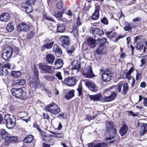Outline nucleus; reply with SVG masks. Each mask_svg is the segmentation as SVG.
<instances>
[{"instance_id": "obj_1", "label": "nucleus", "mask_w": 147, "mask_h": 147, "mask_svg": "<svg viewBox=\"0 0 147 147\" xmlns=\"http://www.w3.org/2000/svg\"><path fill=\"white\" fill-rule=\"evenodd\" d=\"M106 126V133L109 136V137L107 138L106 140H111L114 138L117 132V129L113 127L112 123L110 121H107Z\"/></svg>"}, {"instance_id": "obj_2", "label": "nucleus", "mask_w": 147, "mask_h": 147, "mask_svg": "<svg viewBox=\"0 0 147 147\" xmlns=\"http://www.w3.org/2000/svg\"><path fill=\"white\" fill-rule=\"evenodd\" d=\"M11 92L13 96L21 99L26 100L28 98L26 92L21 88H13Z\"/></svg>"}, {"instance_id": "obj_3", "label": "nucleus", "mask_w": 147, "mask_h": 147, "mask_svg": "<svg viewBox=\"0 0 147 147\" xmlns=\"http://www.w3.org/2000/svg\"><path fill=\"white\" fill-rule=\"evenodd\" d=\"M33 71L34 76L38 80L39 79V71L35 64L34 65ZM30 86L31 87L34 88H38L41 87L42 86V84L38 80H34L30 82Z\"/></svg>"}, {"instance_id": "obj_4", "label": "nucleus", "mask_w": 147, "mask_h": 147, "mask_svg": "<svg viewBox=\"0 0 147 147\" xmlns=\"http://www.w3.org/2000/svg\"><path fill=\"white\" fill-rule=\"evenodd\" d=\"M4 119L6 123V126L8 128L12 129L15 125L16 119L13 115L7 114L5 116Z\"/></svg>"}, {"instance_id": "obj_5", "label": "nucleus", "mask_w": 147, "mask_h": 147, "mask_svg": "<svg viewBox=\"0 0 147 147\" xmlns=\"http://www.w3.org/2000/svg\"><path fill=\"white\" fill-rule=\"evenodd\" d=\"M45 110L52 114L55 115L58 114L60 112L61 109L57 105L53 102L46 107Z\"/></svg>"}, {"instance_id": "obj_6", "label": "nucleus", "mask_w": 147, "mask_h": 147, "mask_svg": "<svg viewBox=\"0 0 147 147\" xmlns=\"http://www.w3.org/2000/svg\"><path fill=\"white\" fill-rule=\"evenodd\" d=\"M14 53L13 49L11 47H7L3 51L2 55V58L5 60H7L11 57Z\"/></svg>"}, {"instance_id": "obj_7", "label": "nucleus", "mask_w": 147, "mask_h": 147, "mask_svg": "<svg viewBox=\"0 0 147 147\" xmlns=\"http://www.w3.org/2000/svg\"><path fill=\"white\" fill-rule=\"evenodd\" d=\"M38 65L40 69L44 72L51 74L54 72V69L52 66L43 65L42 63H39Z\"/></svg>"}, {"instance_id": "obj_8", "label": "nucleus", "mask_w": 147, "mask_h": 147, "mask_svg": "<svg viewBox=\"0 0 147 147\" xmlns=\"http://www.w3.org/2000/svg\"><path fill=\"white\" fill-rule=\"evenodd\" d=\"M82 74L86 77L89 78H92L95 76L90 66H88L83 70Z\"/></svg>"}, {"instance_id": "obj_9", "label": "nucleus", "mask_w": 147, "mask_h": 147, "mask_svg": "<svg viewBox=\"0 0 147 147\" xmlns=\"http://www.w3.org/2000/svg\"><path fill=\"white\" fill-rule=\"evenodd\" d=\"M76 82V79L75 77H68L65 79L64 83L68 86H72L74 85Z\"/></svg>"}, {"instance_id": "obj_10", "label": "nucleus", "mask_w": 147, "mask_h": 147, "mask_svg": "<svg viewBox=\"0 0 147 147\" xmlns=\"http://www.w3.org/2000/svg\"><path fill=\"white\" fill-rule=\"evenodd\" d=\"M70 38L66 36H61L60 38L61 44L64 48H66L70 44Z\"/></svg>"}, {"instance_id": "obj_11", "label": "nucleus", "mask_w": 147, "mask_h": 147, "mask_svg": "<svg viewBox=\"0 0 147 147\" xmlns=\"http://www.w3.org/2000/svg\"><path fill=\"white\" fill-rule=\"evenodd\" d=\"M29 30V26L24 23H21L18 26L17 30L19 32L21 31L27 32Z\"/></svg>"}, {"instance_id": "obj_12", "label": "nucleus", "mask_w": 147, "mask_h": 147, "mask_svg": "<svg viewBox=\"0 0 147 147\" xmlns=\"http://www.w3.org/2000/svg\"><path fill=\"white\" fill-rule=\"evenodd\" d=\"M85 84L90 90L92 92H95L98 90L97 87L96 86L95 84L93 82L88 81L85 83Z\"/></svg>"}, {"instance_id": "obj_13", "label": "nucleus", "mask_w": 147, "mask_h": 147, "mask_svg": "<svg viewBox=\"0 0 147 147\" xmlns=\"http://www.w3.org/2000/svg\"><path fill=\"white\" fill-rule=\"evenodd\" d=\"M90 31L93 34H98L100 36L104 34V33L102 30H100V28H97L91 27L90 29Z\"/></svg>"}, {"instance_id": "obj_14", "label": "nucleus", "mask_w": 147, "mask_h": 147, "mask_svg": "<svg viewBox=\"0 0 147 147\" xmlns=\"http://www.w3.org/2000/svg\"><path fill=\"white\" fill-rule=\"evenodd\" d=\"M4 67L3 64H0V75L2 76H6L9 74V71L6 67Z\"/></svg>"}, {"instance_id": "obj_15", "label": "nucleus", "mask_w": 147, "mask_h": 147, "mask_svg": "<svg viewBox=\"0 0 147 147\" xmlns=\"http://www.w3.org/2000/svg\"><path fill=\"white\" fill-rule=\"evenodd\" d=\"M18 141V138L16 137H11L9 136L8 138H7L6 141L5 142V144L7 146L9 145L10 143H15Z\"/></svg>"}, {"instance_id": "obj_16", "label": "nucleus", "mask_w": 147, "mask_h": 147, "mask_svg": "<svg viewBox=\"0 0 147 147\" xmlns=\"http://www.w3.org/2000/svg\"><path fill=\"white\" fill-rule=\"evenodd\" d=\"M63 65L62 60L61 59H57L54 63V66H53L54 69H59L62 67Z\"/></svg>"}, {"instance_id": "obj_17", "label": "nucleus", "mask_w": 147, "mask_h": 147, "mask_svg": "<svg viewBox=\"0 0 147 147\" xmlns=\"http://www.w3.org/2000/svg\"><path fill=\"white\" fill-rule=\"evenodd\" d=\"M100 9V7L99 5L96 6L95 11L92 16V19L93 20H96L99 18V11Z\"/></svg>"}, {"instance_id": "obj_18", "label": "nucleus", "mask_w": 147, "mask_h": 147, "mask_svg": "<svg viewBox=\"0 0 147 147\" xmlns=\"http://www.w3.org/2000/svg\"><path fill=\"white\" fill-rule=\"evenodd\" d=\"M86 42L88 45L91 48H94L96 46V40L90 37L87 38Z\"/></svg>"}, {"instance_id": "obj_19", "label": "nucleus", "mask_w": 147, "mask_h": 147, "mask_svg": "<svg viewBox=\"0 0 147 147\" xmlns=\"http://www.w3.org/2000/svg\"><path fill=\"white\" fill-rule=\"evenodd\" d=\"M128 129L127 125L125 123H123L119 130V133L121 136H122L125 135L127 133Z\"/></svg>"}, {"instance_id": "obj_20", "label": "nucleus", "mask_w": 147, "mask_h": 147, "mask_svg": "<svg viewBox=\"0 0 147 147\" xmlns=\"http://www.w3.org/2000/svg\"><path fill=\"white\" fill-rule=\"evenodd\" d=\"M147 132V124L142 123L140 125V136H143Z\"/></svg>"}, {"instance_id": "obj_21", "label": "nucleus", "mask_w": 147, "mask_h": 147, "mask_svg": "<svg viewBox=\"0 0 147 147\" xmlns=\"http://www.w3.org/2000/svg\"><path fill=\"white\" fill-rule=\"evenodd\" d=\"M72 65L73 66L72 68V69H76L77 72L79 71L80 68V63H79L78 61L75 60L72 63Z\"/></svg>"}, {"instance_id": "obj_22", "label": "nucleus", "mask_w": 147, "mask_h": 147, "mask_svg": "<svg viewBox=\"0 0 147 147\" xmlns=\"http://www.w3.org/2000/svg\"><path fill=\"white\" fill-rule=\"evenodd\" d=\"M10 18V15L6 13H2L0 16V20L1 21L7 22L9 20Z\"/></svg>"}, {"instance_id": "obj_23", "label": "nucleus", "mask_w": 147, "mask_h": 147, "mask_svg": "<svg viewBox=\"0 0 147 147\" xmlns=\"http://www.w3.org/2000/svg\"><path fill=\"white\" fill-rule=\"evenodd\" d=\"M54 56L51 54H48L46 55V60L47 63L52 64L55 60Z\"/></svg>"}, {"instance_id": "obj_24", "label": "nucleus", "mask_w": 147, "mask_h": 147, "mask_svg": "<svg viewBox=\"0 0 147 147\" xmlns=\"http://www.w3.org/2000/svg\"><path fill=\"white\" fill-rule=\"evenodd\" d=\"M125 26L124 27V29L125 31H128L129 32L131 31L132 28L136 27V26L133 23H131L127 22L125 23Z\"/></svg>"}, {"instance_id": "obj_25", "label": "nucleus", "mask_w": 147, "mask_h": 147, "mask_svg": "<svg viewBox=\"0 0 147 147\" xmlns=\"http://www.w3.org/2000/svg\"><path fill=\"white\" fill-rule=\"evenodd\" d=\"M117 94L115 92H113L110 96H106L103 98V100L105 102H110L114 100L116 97Z\"/></svg>"}, {"instance_id": "obj_26", "label": "nucleus", "mask_w": 147, "mask_h": 147, "mask_svg": "<svg viewBox=\"0 0 147 147\" xmlns=\"http://www.w3.org/2000/svg\"><path fill=\"white\" fill-rule=\"evenodd\" d=\"M107 52V51L106 48H104L102 45H100L96 49V53L98 54H105Z\"/></svg>"}, {"instance_id": "obj_27", "label": "nucleus", "mask_w": 147, "mask_h": 147, "mask_svg": "<svg viewBox=\"0 0 147 147\" xmlns=\"http://www.w3.org/2000/svg\"><path fill=\"white\" fill-rule=\"evenodd\" d=\"M53 49L57 56H59L62 53V50L57 45H54Z\"/></svg>"}, {"instance_id": "obj_28", "label": "nucleus", "mask_w": 147, "mask_h": 147, "mask_svg": "<svg viewBox=\"0 0 147 147\" xmlns=\"http://www.w3.org/2000/svg\"><path fill=\"white\" fill-rule=\"evenodd\" d=\"M88 147H105L107 145V144L104 143H98L95 144L93 143H88Z\"/></svg>"}, {"instance_id": "obj_29", "label": "nucleus", "mask_w": 147, "mask_h": 147, "mask_svg": "<svg viewBox=\"0 0 147 147\" xmlns=\"http://www.w3.org/2000/svg\"><path fill=\"white\" fill-rule=\"evenodd\" d=\"M34 139V136L30 134L25 137L23 141L25 143H30L32 142Z\"/></svg>"}, {"instance_id": "obj_30", "label": "nucleus", "mask_w": 147, "mask_h": 147, "mask_svg": "<svg viewBox=\"0 0 147 147\" xmlns=\"http://www.w3.org/2000/svg\"><path fill=\"white\" fill-rule=\"evenodd\" d=\"M1 136L2 137L3 139H5V141H6L7 138H8L9 136L8 133L4 129L1 130Z\"/></svg>"}, {"instance_id": "obj_31", "label": "nucleus", "mask_w": 147, "mask_h": 147, "mask_svg": "<svg viewBox=\"0 0 147 147\" xmlns=\"http://www.w3.org/2000/svg\"><path fill=\"white\" fill-rule=\"evenodd\" d=\"M57 30L59 32H63L65 30V26L63 24L57 25Z\"/></svg>"}, {"instance_id": "obj_32", "label": "nucleus", "mask_w": 147, "mask_h": 147, "mask_svg": "<svg viewBox=\"0 0 147 147\" xmlns=\"http://www.w3.org/2000/svg\"><path fill=\"white\" fill-rule=\"evenodd\" d=\"M101 95L100 94L90 96V98L91 100L94 101L99 100L101 98Z\"/></svg>"}, {"instance_id": "obj_33", "label": "nucleus", "mask_w": 147, "mask_h": 147, "mask_svg": "<svg viewBox=\"0 0 147 147\" xmlns=\"http://www.w3.org/2000/svg\"><path fill=\"white\" fill-rule=\"evenodd\" d=\"M112 76L105 73H103L102 75V78L105 82L109 81L111 80Z\"/></svg>"}, {"instance_id": "obj_34", "label": "nucleus", "mask_w": 147, "mask_h": 147, "mask_svg": "<svg viewBox=\"0 0 147 147\" xmlns=\"http://www.w3.org/2000/svg\"><path fill=\"white\" fill-rule=\"evenodd\" d=\"M123 79H127L128 80H130L131 78V75L127 72V70H125L123 71Z\"/></svg>"}, {"instance_id": "obj_35", "label": "nucleus", "mask_w": 147, "mask_h": 147, "mask_svg": "<svg viewBox=\"0 0 147 147\" xmlns=\"http://www.w3.org/2000/svg\"><path fill=\"white\" fill-rule=\"evenodd\" d=\"M13 84L15 85L22 86L26 83V80L24 79L18 80L13 82Z\"/></svg>"}, {"instance_id": "obj_36", "label": "nucleus", "mask_w": 147, "mask_h": 147, "mask_svg": "<svg viewBox=\"0 0 147 147\" xmlns=\"http://www.w3.org/2000/svg\"><path fill=\"white\" fill-rule=\"evenodd\" d=\"M74 96V91L72 90L68 92L65 95V97L67 99H69Z\"/></svg>"}, {"instance_id": "obj_37", "label": "nucleus", "mask_w": 147, "mask_h": 147, "mask_svg": "<svg viewBox=\"0 0 147 147\" xmlns=\"http://www.w3.org/2000/svg\"><path fill=\"white\" fill-rule=\"evenodd\" d=\"M53 44V41L50 42V43L45 44L42 46V49L43 50H44L45 48L47 49H50L52 48V47Z\"/></svg>"}, {"instance_id": "obj_38", "label": "nucleus", "mask_w": 147, "mask_h": 147, "mask_svg": "<svg viewBox=\"0 0 147 147\" xmlns=\"http://www.w3.org/2000/svg\"><path fill=\"white\" fill-rule=\"evenodd\" d=\"M66 51L68 54L69 55H71L72 53H73L75 50L74 47L73 46H71L68 47L66 48Z\"/></svg>"}, {"instance_id": "obj_39", "label": "nucleus", "mask_w": 147, "mask_h": 147, "mask_svg": "<svg viewBox=\"0 0 147 147\" xmlns=\"http://www.w3.org/2000/svg\"><path fill=\"white\" fill-rule=\"evenodd\" d=\"M44 78L46 80L51 82L55 80L54 76L49 75H44Z\"/></svg>"}, {"instance_id": "obj_40", "label": "nucleus", "mask_w": 147, "mask_h": 147, "mask_svg": "<svg viewBox=\"0 0 147 147\" xmlns=\"http://www.w3.org/2000/svg\"><path fill=\"white\" fill-rule=\"evenodd\" d=\"M128 90V85L127 83H125L123 84L122 93L124 95H125Z\"/></svg>"}, {"instance_id": "obj_41", "label": "nucleus", "mask_w": 147, "mask_h": 147, "mask_svg": "<svg viewBox=\"0 0 147 147\" xmlns=\"http://www.w3.org/2000/svg\"><path fill=\"white\" fill-rule=\"evenodd\" d=\"M6 28L7 31L9 32H11L14 29L13 25L11 23H9L7 25Z\"/></svg>"}, {"instance_id": "obj_42", "label": "nucleus", "mask_w": 147, "mask_h": 147, "mask_svg": "<svg viewBox=\"0 0 147 147\" xmlns=\"http://www.w3.org/2000/svg\"><path fill=\"white\" fill-rule=\"evenodd\" d=\"M11 71V74L14 78L19 77L21 75V74L19 71Z\"/></svg>"}, {"instance_id": "obj_43", "label": "nucleus", "mask_w": 147, "mask_h": 147, "mask_svg": "<svg viewBox=\"0 0 147 147\" xmlns=\"http://www.w3.org/2000/svg\"><path fill=\"white\" fill-rule=\"evenodd\" d=\"M53 15L57 18H61L63 17V13L61 11L56 13L55 11L53 12Z\"/></svg>"}, {"instance_id": "obj_44", "label": "nucleus", "mask_w": 147, "mask_h": 147, "mask_svg": "<svg viewBox=\"0 0 147 147\" xmlns=\"http://www.w3.org/2000/svg\"><path fill=\"white\" fill-rule=\"evenodd\" d=\"M98 44L100 45H102V46H103L107 42V39L106 38H105L98 39Z\"/></svg>"}, {"instance_id": "obj_45", "label": "nucleus", "mask_w": 147, "mask_h": 147, "mask_svg": "<svg viewBox=\"0 0 147 147\" xmlns=\"http://www.w3.org/2000/svg\"><path fill=\"white\" fill-rule=\"evenodd\" d=\"M122 87V85L121 84L116 85L114 86V88L116 92L118 91L119 92H121Z\"/></svg>"}, {"instance_id": "obj_46", "label": "nucleus", "mask_w": 147, "mask_h": 147, "mask_svg": "<svg viewBox=\"0 0 147 147\" xmlns=\"http://www.w3.org/2000/svg\"><path fill=\"white\" fill-rule=\"evenodd\" d=\"M56 7L58 9H61L63 7V3L61 1H56Z\"/></svg>"}, {"instance_id": "obj_47", "label": "nucleus", "mask_w": 147, "mask_h": 147, "mask_svg": "<svg viewBox=\"0 0 147 147\" xmlns=\"http://www.w3.org/2000/svg\"><path fill=\"white\" fill-rule=\"evenodd\" d=\"M43 18L44 19H45L47 20H49L51 22H54V20L53 18L51 17L47 16V15L45 13L43 15Z\"/></svg>"}, {"instance_id": "obj_48", "label": "nucleus", "mask_w": 147, "mask_h": 147, "mask_svg": "<svg viewBox=\"0 0 147 147\" xmlns=\"http://www.w3.org/2000/svg\"><path fill=\"white\" fill-rule=\"evenodd\" d=\"M113 71L112 69H107L106 70H105L104 73H105L109 75H110L112 76V74L113 73Z\"/></svg>"}, {"instance_id": "obj_49", "label": "nucleus", "mask_w": 147, "mask_h": 147, "mask_svg": "<svg viewBox=\"0 0 147 147\" xmlns=\"http://www.w3.org/2000/svg\"><path fill=\"white\" fill-rule=\"evenodd\" d=\"M52 136L55 137L61 138L63 137V134L61 133L55 132V135L51 136Z\"/></svg>"}, {"instance_id": "obj_50", "label": "nucleus", "mask_w": 147, "mask_h": 147, "mask_svg": "<svg viewBox=\"0 0 147 147\" xmlns=\"http://www.w3.org/2000/svg\"><path fill=\"white\" fill-rule=\"evenodd\" d=\"M147 60V55H146L142 59L141 61L142 64L140 65V67H142L143 65H144L146 63Z\"/></svg>"}, {"instance_id": "obj_51", "label": "nucleus", "mask_w": 147, "mask_h": 147, "mask_svg": "<svg viewBox=\"0 0 147 147\" xmlns=\"http://www.w3.org/2000/svg\"><path fill=\"white\" fill-rule=\"evenodd\" d=\"M101 22L103 24L107 25L108 24V21L106 18L104 17L101 19Z\"/></svg>"}, {"instance_id": "obj_52", "label": "nucleus", "mask_w": 147, "mask_h": 147, "mask_svg": "<svg viewBox=\"0 0 147 147\" xmlns=\"http://www.w3.org/2000/svg\"><path fill=\"white\" fill-rule=\"evenodd\" d=\"M29 5L28 7H27L25 8V10L27 13H29L32 12L33 11V9L32 7Z\"/></svg>"}, {"instance_id": "obj_53", "label": "nucleus", "mask_w": 147, "mask_h": 147, "mask_svg": "<svg viewBox=\"0 0 147 147\" xmlns=\"http://www.w3.org/2000/svg\"><path fill=\"white\" fill-rule=\"evenodd\" d=\"M136 47L138 49H142L143 45L142 42H140L137 43Z\"/></svg>"}, {"instance_id": "obj_54", "label": "nucleus", "mask_w": 147, "mask_h": 147, "mask_svg": "<svg viewBox=\"0 0 147 147\" xmlns=\"http://www.w3.org/2000/svg\"><path fill=\"white\" fill-rule=\"evenodd\" d=\"M3 64L4 65V67H6L9 71L11 69V64L10 63H7L6 64Z\"/></svg>"}, {"instance_id": "obj_55", "label": "nucleus", "mask_w": 147, "mask_h": 147, "mask_svg": "<svg viewBox=\"0 0 147 147\" xmlns=\"http://www.w3.org/2000/svg\"><path fill=\"white\" fill-rule=\"evenodd\" d=\"M35 0H26V4L29 5H31L34 3Z\"/></svg>"}, {"instance_id": "obj_56", "label": "nucleus", "mask_w": 147, "mask_h": 147, "mask_svg": "<svg viewBox=\"0 0 147 147\" xmlns=\"http://www.w3.org/2000/svg\"><path fill=\"white\" fill-rule=\"evenodd\" d=\"M55 76L59 80H61L62 79V77L60 72H58Z\"/></svg>"}, {"instance_id": "obj_57", "label": "nucleus", "mask_w": 147, "mask_h": 147, "mask_svg": "<svg viewBox=\"0 0 147 147\" xmlns=\"http://www.w3.org/2000/svg\"><path fill=\"white\" fill-rule=\"evenodd\" d=\"M77 90L78 92L79 96H80L82 94V87L80 85L79 86L78 88L77 89Z\"/></svg>"}, {"instance_id": "obj_58", "label": "nucleus", "mask_w": 147, "mask_h": 147, "mask_svg": "<svg viewBox=\"0 0 147 147\" xmlns=\"http://www.w3.org/2000/svg\"><path fill=\"white\" fill-rule=\"evenodd\" d=\"M43 117H44V118H46L48 120H49L50 119V117L49 115L46 113H44L42 115Z\"/></svg>"}, {"instance_id": "obj_59", "label": "nucleus", "mask_w": 147, "mask_h": 147, "mask_svg": "<svg viewBox=\"0 0 147 147\" xmlns=\"http://www.w3.org/2000/svg\"><path fill=\"white\" fill-rule=\"evenodd\" d=\"M81 22L80 21V18L79 17H78L76 22V24L77 26H80L81 24Z\"/></svg>"}, {"instance_id": "obj_60", "label": "nucleus", "mask_w": 147, "mask_h": 147, "mask_svg": "<svg viewBox=\"0 0 147 147\" xmlns=\"http://www.w3.org/2000/svg\"><path fill=\"white\" fill-rule=\"evenodd\" d=\"M130 113L133 116H138L139 114V113L138 112H137L135 113H134L132 111H130Z\"/></svg>"}, {"instance_id": "obj_61", "label": "nucleus", "mask_w": 147, "mask_h": 147, "mask_svg": "<svg viewBox=\"0 0 147 147\" xmlns=\"http://www.w3.org/2000/svg\"><path fill=\"white\" fill-rule=\"evenodd\" d=\"M22 117V118H25L26 117L28 116L27 113L25 112H22L21 113Z\"/></svg>"}, {"instance_id": "obj_62", "label": "nucleus", "mask_w": 147, "mask_h": 147, "mask_svg": "<svg viewBox=\"0 0 147 147\" xmlns=\"http://www.w3.org/2000/svg\"><path fill=\"white\" fill-rule=\"evenodd\" d=\"M141 37L140 36H138L136 37L135 40V42H137L138 41H139V40L141 38Z\"/></svg>"}, {"instance_id": "obj_63", "label": "nucleus", "mask_w": 147, "mask_h": 147, "mask_svg": "<svg viewBox=\"0 0 147 147\" xmlns=\"http://www.w3.org/2000/svg\"><path fill=\"white\" fill-rule=\"evenodd\" d=\"M144 105L145 107H147V98H144Z\"/></svg>"}, {"instance_id": "obj_64", "label": "nucleus", "mask_w": 147, "mask_h": 147, "mask_svg": "<svg viewBox=\"0 0 147 147\" xmlns=\"http://www.w3.org/2000/svg\"><path fill=\"white\" fill-rule=\"evenodd\" d=\"M141 20V19L140 17H138L134 19L133 20V21L134 22H140Z\"/></svg>"}]
</instances>
